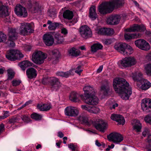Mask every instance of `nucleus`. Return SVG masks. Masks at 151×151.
Listing matches in <instances>:
<instances>
[{"instance_id":"obj_21","label":"nucleus","mask_w":151,"mask_h":151,"mask_svg":"<svg viewBox=\"0 0 151 151\" xmlns=\"http://www.w3.org/2000/svg\"><path fill=\"white\" fill-rule=\"evenodd\" d=\"M60 56V52L58 50L55 49L52 50L51 60L53 63L55 64L58 62Z\"/></svg>"},{"instance_id":"obj_43","label":"nucleus","mask_w":151,"mask_h":151,"mask_svg":"<svg viewBox=\"0 0 151 151\" xmlns=\"http://www.w3.org/2000/svg\"><path fill=\"white\" fill-rule=\"evenodd\" d=\"M55 38L56 41L58 44L62 43L64 41L63 37L60 35H56Z\"/></svg>"},{"instance_id":"obj_27","label":"nucleus","mask_w":151,"mask_h":151,"mask_svg":"<svg viewBox=\"0 0 151 151\" xmlns=\"http://www.w3.org/2000/svg\"><path fill=\"white\" fill-rule=\"evenodd\" d=\"M19 65L21 68L23 70H24L26 68L29 66H32L36 68L37 67L36 65L33 64L29 61L27 60H24L20 63Z\"/></svg>"},{"instance_id":"obj_7","label":"nucleus","mask_w":151,"mask_h":151,"mask_svg":"<svg viewBox=\"0 0 151 151\" xmlns=\"http://www.w3.org/2000/svg\"><path fill=\"white\" fill-rule=\"evenodd\" d=\"M19 29L20 34L23 36H26L29 33L33 32V30L32 28L31 24L29 23L23 22L20 24Z\"/></svg>"},{"instance_id":"obj_50","label":"nucleus","mask_w":151,"mask_h":151,"mask_svg":"<svg viewBox=\"0 0 151 151\" xmlns=\"http://www.w3.org/2000/svg\"><path fill=\"white\" fill-rule=\"evenodd\" d=\"M106 35H111L114 33V29L112 28H106Z\"/></svg>"},{"instance_id":"obj_12","label":"nucleus","mask_w":151,"mask_h":151,"mask_svg":"<svg viewBox=\"0 0 151 151\" xmlns=\"http://www.w3.org/2000/svg\"><path fill=\"white\" fill-rule=\"evenodd\" d=\"M79 32L81 36L84 38L91 37L92 36L91 30L87 25L81 26L80 28Z\"/></svg>"},{"instance_id":"obj_25","label":"nucleus","mask_w":151,"mask_h":151,"mask_svg":"<svg viewBox=\"0 0 151 151\" xmlns=\"http://www.w3.org/2000/svg\"><path fill=\"white\" fill-rule=\"evenodd\" d=\"M8 15L7 7L3 5L2 2L0 1V17H6Z\"/></svg>"},{"instance_id":"obj_38","label":"nucleus","mask_w":151,"mask_h":151,"mask_svg":"<svg viewBox=\"0 0 151 151\" xmlns=\"http://www.w3.org/2000/svg\"><path fill=\"white\" fill-rule=\"evenodd\" d=\"M68 53L70 55L77 56L79 55L80 52L79 51L77 50L76 49L73 48L69 50Z\"/></svg>"},{"instance_id":"obj_55","label":"nucleus","mask_w":151,"mask_h":151,"mask_svg":"<svg viewBox=\"0 0 151 151\" xmlns=\"http://www.w3.org/2000/svg\"><path fill=\"white\" fill-rule=\"evenodd\" d=\"M21 83L20 80H14L12 81V84L13 86H16L19 85Z\"/></svg>"},{"instance_id":"obj_24","label":"nucleus","mask_w":151,"mask_h":151,"mask_svg":"<svg viewBox=\"0 0 151 151\" xmlns=\"http://www.w3.org/2000/svg\"><path fill=\"white\" fill-rule=\"evenodd\" d=\"M82 109L88 111L90 113L97 114L100 111L99 109L94 106H89L87 105H82L81 106Z\"/></svg>"},{"instance_id":"obj_37","label":"nucleus","mask_w":151,"mask_h":151,"mask_svg":"<svg viewBox=\"0 0 151 151\" xmlns=\"http://www.w3.org/2000/svg\"><path fill=\"white\" fill-rule=\"evenodd\" d=\"M78 94L75 92H72L70 96V100L73 102H77L79 100Z\"/></svg>"},{"instance_id":"obj_41","label":"nucleus","mask_w":151,"mask_h":151,"mask_svg":"<svg viewBox=\"0 0 151 151\" xmlns=\"http://www.w3.org/2000/svg\"><path fill=\"white\" fill-rule=\"evenodd\" d=\"M101 90L104 93V95H106L109 91V86L108 84L103 85L101 88Z\"/></svg>"},{"instance_id":"obj_16","label":"nucleus","mask_w":151,"mask_h":151,"mask_svg":"<svg viewBox=\"0 0 151 151\" xmlns=\"http://www.w3.org/2000/svg\"><path fill=\"white\" fill-rule=\"evenodd\" d=\"M65 114L68 116H75L78 114V111L76 108L73 106H67L65 109Z\"/></svg>"},{"instance_id":"obj_57","label":"nucleus","mask_w":151,"mask_h":151,"mask_svg":"<svg viewBox=\"0 0 151 151\" xmlns=\"http://www.w3.org/2000/svg\"><path fill=\"white\" fill-rule=\"evenodd\" d=\"M103 42L106 45H109L112 43L113 41L111 39H106L103 40Z\"/></svg>"},{"instance_id":"obj_6","label":"nucleus","mask_w":151,"mask_h":151,"mask_svg":"<svg viewBox=\"0 0 151 151\" xmlns=\"http://www.w3.org/2000/svg\"><path fill=\"white\" fill-rule=\"evenodd\" d=\"M110 1L105 2L100 5L98 10L101 14H105L110 13L113 10Z\"/></svg>"},{"instance_id":"obj_9","label":"nucleus","mask_w":151,"mask_h":151,"mask_svg":"<svg viewBox=\"0 0 151 151\" xmlns=\"http://www.w3.org/2000/svg\"><path fill=\"white\" fill-rule=\"evenodd\" d=\"M134 44L137 47L142 50L147 51L150 48L149 44L143 39H139L135 40Z\"/></svg>"},{"instance_id":"obj_58","label":"nucleus","mask_w":151,"mask_h":151,"mask_svg":"<svg viewBox=\"0 0 151 151\" xmlns=\"http://www.w3.org/2000/svg\"><path fill=\"white\" fill-rule=\"evenodd\" d=\"M68 147L71 149L72 150L74 151L75 150L76 147V146H75L73 143H70L68 145Z\"/></svg>"},{"instance_id":"obj_5","label":"nucleus","mask_w":151,"mask_h":151,"mask_svg":"<svg viewBox=\"0 0 151 151\" xmlns=\"http://www.w3.org/2000/svg\"><path fill=\"white\" fill-rule=\"evenodd\" d=\"M6 56L8 60L11 61H15L24 57L23 55L19 51L14 50H11L8 52Z\"/></svg>"},{"instance_id":"obj_59","label":"nucleus","mask_w":151,"mask_h":151,"mask_svg":"<svg viewBox=\"0 0 151 151\" xmlns=\"http://www.w3.org/2000/svg\"><path fill=\"white\" fill-rule=\"evenodd\" d=\"M145 58L148 61L151 60V51L145 56Z\"/></svg>"},{"instance_id":"obj_17","label":"nucleus","mask_w":151,"mask_h":151,"mask_svg":"<svg viewBox=\"0 0 151 151\" xmlns=\"http://www.w3.org/2000/svg\"><path fill=\"white\" fill-rule=\"evenodd\" d=\"M43 39L45 44L47 46H51L54 42V39L52 35L47 33L43 36Z\"/></svg>"},{"instance_id":"obj_56","label":"nucleus","mask_w":151,"mask_h":151,"mask_svg":"<svg viewBox=\"0 0 151 151\" xmlns=\"http://www.w3.org/2000/svg\"><path fill=\"white\" fill-rule=\"evenodd\" d=\"M81 68V66L79 65L76 68V70H75V72L80 75L81 73L83 71V70Z\"/></svg>"},{"instance_id":"obj_48","label":"nucleus","mask_w":151,"mask_h":151,"mask_svg":"<svg viewBox=\"0 0 151 151\" xmlns=\"http://www.w3.org/2000/svg\"><path fill=\"white\" fill-rule=\"evenodd\" d=\"M132 78L134 81L139 82L140 83H141L142 82V81H139L137 80H136L135 79V78H136L137 79H139V78H141L142 80L144 79L142 77V74L141 73H139L137 75L133 76Z\"/></svg>"},{"instance_id":"obj_4","label":"nucleus","mask_w":151,"mask_h":151,"mask_svg":"<svg viewBox=\"0 0 151 151\" xmlns=\"http://www.w3.org/2000/svg\"><path fill=\"white\" fill-rule=\"evenodd\" d=\"M47 57L45 53L40 51L36 50L32 55V60L36 64H41L43 63Z\"/></svg>"},{"instance_id":"obj_46","label":"nucleus","mask_w":151,"mask_h":151,"mask_svg":"<svg viewBox=\"0 0 151 151\" xmlns=\"http://www.w3.org/2000/svg\"><path fill=\"white\" fill-rule=\"evenodd\" d=\"M146 74L149 76H151V63L148 64L145 67Z\"/></svg>"},{"instance_id":"obj_63","label":"nucleus","mask_w":151,"mask_h":151,"mask_svg":"<svg viewBox=\"0 0 151 151\" xmlns=\"http://www.w3.org/2000/svg\"><path fill=\"white\" fill-rule=\"evenodd\" d=\"M61 33L64 35L68 34V32L67 29L65 28H63L61 29Z\"/></svg>"},{"instance_id":"obj_19","label":"nucleus","mask_w":151,"mask_h":151,"mask_svg":"<svg viewBox=\"0 0 151 151\" xmlns=\"http://www.w3.org/2000/svg\"><path fill=\"white\" fill-rule=\"evenodd\" d=\"M120 20V17L118 15H115L108 18L107 22L109 25H115L119 23Z\"/></svg>"},{"instance_id":"obj_53","label":"nucleus","mask_w":151,"mask_h":151,"mask_svg":"<svg viewBox=\"0 0 151 151\" xmlns=\"http://www.w3.org/2000/svg\"><path fill=\"white\" fill-rule=\"evenodd\" d=\"M6 39V35L3 33L0 35V43L5 42Z\"/></svg>"},{"instance_id":"obj_60","label":"nucleus","mask_w":151,"mask_h":151,"mask_svg":"<svg viewBox=\"0 0 151 151\" xmlns=\"http://www.w3.org/2000/svg\"><path fill=\"white\" fill-rule=\"evenodd\" d=\"M149 130L147 129H145L142 133V135L144 137H145L147 135H149Z\"/></svg>"},{"instance_id":"obj_1","label":"nucleus","mask_w":151,"mask_h":151,"mask_svg":"<svg viewBox=\"0 0 151 151\" xmlns=\"http://www.w3.org/2000/svg\"><path fill=\"white\" fill-rule=\"evenodd\" d=\"M113 85L115 91L121 95L122 98L125 100L129 99L132 93V89L125 80L122 78H116L113 80Z\"/></svg>"},{"instance_id":"obj_8","label":"nucleus","mask_w":151,"mask_h":151,"mask_svg":"<svg viewBox=\"0 0 151 151\" xmlns=\"http://www.w3.org/2000/svg\"><path fill=\"white\" fill-rule=\"evenodd\" d=\"M91 122L96 129L102 132H104L108 127L106 122L99 119L96 121H92Z\"/></svg>"},{"instance_id":"obj_64","label":"nucleus","mask_w":151,"mask_h":151,"mask_svg":"<svg viewBox=\"0 0 151 151\" xmlns=\"http://www.w3.org/2000/svg\"><path fill=\"white\" fill-rule=\"evenodd\" d=\"M31 48V47L30 46L26 45L24 47V49L25 51H30Z\"/></svg>"},{"instance_id":"obj_34","label":"nucleus","mask_w":151,"mask_h":151,"mask_svg":"<svg viewBox=\"0 0 151 151\" xmlns=\"http://www.w3.org/2000/svg\"><path fill=\"white\" fill-rule=\"evenodd\" d=\"M47 24L49 25L48 28L50 30H54L60 25V23L57 22L52 23L50 20H48Z\"/></svg>"},{"instance_id":"obj_10","label":"nucleus","mask_w":151,"mask_h":151,"mask_svg":"<svg viewBox=\"0 0 151 151\" xmlns=\"http://www.w3.org/2000/svg\"><path fill=\"white\" fill-rule=\"evenodd\" d=\"M119 63L124 67H131L135 64L136 61L134 58L132 57H126L122 60L119 61Z\"/></svg>"},{"instance_id":"obj_23","label":"nucleus","mask_w":151,"mask_h":151,"mask_svg":"<svg viewBox=\"0 0 151 151\" xmlns=\"http://www.w3.org/2000/svg\"><path fill=\"white\" fill-rule=\"evenodd\" d=\"M113 10L114 8H118L124 5L125 3V0H113L110 1Z\"/></svg>"},{"instance_id":"obj_35","label":"nucleus","mask_w":151,"mask_h":151,"mask_svg":"<svg viewBox=\"0 0 151 151\" xmlns=\"http://www.w3.org/2000/svg\"><path fill=\"white\" fill-rule=\"evenodd\" d=\"M134 124L133 125V129L137 132L141 131L142 128V124L139 120H135L134 121Z\"/></svg>"},{"instance_id":"obj_28","label":"nucleus","mask_w":151,"mask_h":151,"mask_svg":"<svg viewBox=\"0 0 151 151\" xmlns=\"http://www.w3.org/2000/svg\"><path fill=\"white\" fill-rule=\"evenodd\" d=\"M26 73L27 77L30 79L35 78L37 75L36 70L32 68H30L27 69Z\"/></svg>"},{"instance_id":"obj_40","label":"nucleus","mask_w":151,"mask_h":151,"mask_svg":"<svg viewBox=\"0 0 151 151\" xmlns=\"http://www.w3.org/2000/svg\"><path fill=\"white\" fill-rule=\"evenodd\" d=\"M31 118L36 121H40L41 120L42 116V115L34 113L32 114L30 116Z\"/></svg>"},{"instance_id":"obj_14","label":"nucleus","mask_w":151,"mask_h":151,"mask_svg":"<svg viewBox=\"0 0 151 151\" xmlns=\"http://www.w3.org/2000/svg\"><path fill=\"white\" fill-rule=\"evenodd\" d=\"M50 85L51 90L57 91L61 86V84L58 78L53 77H51Z\"/></svg>"},{"instance_id":"obj_33","label":"nucleus","mask_w":151,"mask_h":151,"mask_svg":"<svg viewBox=\"0 0 151 151\" xmlns=\"http://www.w3.org/2000/svg\"><path fill=\"white\" fill-rule=\"evenodd\" d=\"M20 120V116L19 115H15L12 116L9 120L8 123L12 125H14L15 123L18 122Z\"/></svg>"},{"instance_id":"obj_54","label":"nucleus","mask_w":151,"mask_h":151,"mask_svg":"<svg viewBox=\"0 0 151 151\" xmlns=\"http://www.w3.org/2000/svg\"><path fill=\"white\" fill-rule=\"evenodd\" d=\"M145 122L151 124V114L147 115L145 118Z\"/></svg>"},{"instance_id":"obj_52","label":"nucleus","mask_w":151,"mask_h":151,"mask_svg":"<svg viewBox=\"0 0 151 151\" xmlns=\"http://www.w3.org/2000/svg\"><path fill=\"white\" fill-rule=\"evenodd\" d=\"M9 116V112L8 111H4L3 115L0 116V120L4 119Z\"/></svg>"},{"instance_id":"obj_47","label":"nucleus","mask_w":151,"mask_h":151,"mask_svg":"<svg viewBox=\"0 0 151 151\" xmlns=\"http://www.w3.org/2000/svg\"><path fill=\"white\" fill-rule=\"evenodd\" d=\"M22 3L28 6L29 8L32 7V3L31 0H21Z\"/></svg>"},{"instance_id":"obj_30","label":"nucleus","mask_w":151,"mask_h":151,"mask_svg":"<svg viewBox=\"0 0 151 151\" xmlns=\"http://www.w3.org/2000/svg\"><path fill=\"white\" fill-rule=\"evenodd\" d=\"M89 11V17L92 20H95L97 17L95 6H91L90 8Z\"/></svg>"},{"instance_id":"obj_22","label":"nucleus","mask_w":151,"mask_h":151,"mask_svg":"<svg viewBox=\"0 0 151 151\" xmlns=\"http://www.w3.org/2000/svg\"><path fill=\"white\" fill-rule=\"evenodd\" d=\"M111 118V119L118 122L119 124L123 125L125 123V121L124 118L121 115L113 114H112Z\"/></svg>"},{"instance_id":"obj_29","label":"nucleus","mask_w":151,"mask_h":151,"mask_svg":"<svg viewBox=\"0 0 151 151\" xmlns=\"http://www.w3.org/2000/svg\"><path fill=\"white\" fill-rule=\"evenodd\" d=\"M51 107L50 104H39L37 105V109L40 111H47Z\"/></svg>"},{"instance_id":"obj_11","label":"nucleus","mask_w":151,"mask_h":151,"mask_svg":"<svg viewBox=\"0 0 151 151\" xmlns=\"http://www.w3.org/2000/svg\"><path fill=\"white\" fill-rule=\"evenodd\" d=\"M107 138L109 141L117 144L120 142L123 139V137L121 134L116 132L110 133L108 136Z\"/></svg>"},{"instance_id":"obj_61","label":"nucleus","mask_w":151,"mask_h":151,"mask_svg":"<svg viewBox=\"0 0 151 151\" xmlns=\"http://www.w3.org/2000/svg\"><path fill=\"white\" fill-rule=\"evenodd\" d=\"M15 40H9L8 43L9 44V46L10 47H13L15 46V43L14 41Z\"/></svg>"},{"instance_id":"obj_18","label":"nucleus","mask_w":151,"mask_h":151,"mask_svg":"<svg viewBox=\"0 0 151 151\" xmlns=\"http://www.w3.org/2000/svg\"><path fill=\"white\" fill-rule=\"evenodd\" d=\"M146 30V27L144 25H141L134 24L129 28L126 29V31L128 32H135L136 31L144 32Z\"/></svg>"},{"instance_id":"obj_39","label":"nucleus","mask_w":151,"mask_h":151,"mask_svg":"<svg viewBox=\"0 0 151 151\" xmlns=\"http://www.w3.org/2000/svg\"><path fill=\"white\" fill-rule=\"evenodd\" d=\"M103 47L100 43L95 44L91 46V50L92 52H96L98 50L102 49Z\"/></svg>"},{"instance_id":"obj_2","label":"nucleus","mask_w":151,"mask_h":151,"mask_svg":"<svg viewBox=\"0 0 151 151\" xmlns=\"http://www.w3.org/2000/svg\"><path fill=\"white\" fill-rule=\"evenodd\" d=\"M83 89L84 92L85 102L91 105L97 104L98 102V99L94 95L93 88L89 86H86L83 88Z\"/></svg>"},{"instance_id":"obj_62","label":"nucleus","mask_w":151,"mask_h":151,"mask_svg":"<svg viewBox=\"0 0 151 151\" xmlns=\"http://www.w3.org/2000/svg\"><path fill=\"white\" fill-rule=\"evenodd\" d=\"M147 141L149 144L150 147H151V134H150L148 136Z\"/></svg>"},{"instance_id":"obj_51","label":"nucleus","mask_w":151,"mask_h":151,"mask_svg":"<svg viewBox=\"0 0 151 151\" xmlns=\"http://www.w3.org/2000/svg\"><path fill=\"white\" fill-rule=\"evenodd\" d=\"M106 28H103L99 29L98 30L97 33L99 35H106Z\"/></svg>"},{"instance_id":"obj_49","label":"nucleus","mask_w":151,"mask_h":151,"mask_svg":"<svg viewBox=\"0 0 151 151\" xmlns=\"http://www.w3.org/2000/svg\"><path fill=\"white\" fill-rule=\"evenodd\" d=\"M21 119L24 122L28 123L30 121V118L28 117L27 115H22L20 116V119Z\"/></svg>"},{"instance_id":"obj_31","label":"nucleus","mask_w":151,"mask_h":151,"mask_svg":"<svg viewBox=\"0 0 151 151\" xmlns=\"http://www.w3.org/2000/svg\"><path fill=\"white\" fill-rule=\"evenodd\" d=\"M78 119L81 124L88 126H90L91 123H92L88 121L87 117L83 115H80L78 117Z\"/></svg>"},{"instance_id":"obj_45","label":"nucleus","mask_w":151,"mask_h":151,"mask_svg":"<svg viewBox=\"0 0 151 151\" xmlns=\"http://www.w3.org/2000/svg\"><path fill=\"white\" fill-rule=\"evenodd\" d=\"M73 69H72L65 72L63 71V77L67 78L70 75H73Z\"/></svg>"},{"instance_id":"obj_36","label":"nucleus","mask_w":151,"mask_h":151,"mask_svg":"<svg viewBox=\"0 0 151 151\" xmlns=\"http://www.w3.org/2000/svg\"><path fill=\"white\" fill-rule=\"evenodd\" d=\"M73 14L72 11L69 10H66L63 13V17L65 19H71L73 17Z\"/></svg>"},{"instance_id":"obj_42","label":"nucleus","mask_w":151,"mask_h":151,"mask_svg":"<svg viewBox=\"0 0 151 151\" xmlns=\"http://www.w3.org/2000/svg\"><path fill=\"white\" fill-rule=\"evenodd\" d=\"M8 77L7 80H11L14 77L15 73L12 69H8L7 70Z\"/></svg>"},{"instance_id":"obj_13","label":"nucleus","mask_w":151,"mask_h":151,"mask_svg":"<svg viewBox=\"0 0 151 151\" xmlns=\"http://www.w3.org/2000/svg\"><path fill=\"white\" fill-rule=\"evenodd\" d=\"M14 12L16 14L20 17H26L28 16L26 9L20 5H17L15 6Z\"/></svg>"},{"instance_id":"obj_44","label":"nucleus","mask_w":151,"mask_h":151,"mask_svg":"<svg viewBox=\"0 0 151 151\" xmlns=\"http://www.w3.org/2000/svg\"><path fill=\"white\" fill-rule=\"evenodd\" d=\"M51 77L48 76L43 77L42 80V83L45 85L50 84Z\"/></svg>"},{"instance_id":"obj_20","label":"nucleus","mask_w":151,"mask_h":151,"mask_svg":"<svg viewBox=\"0 0 151 151\" xmlns=\"http://www.w3.org/2000/svg\"><path fill=\"white\" fill-rule=\"evenodd\" d=\"M18 34L15 29L9 28L8 29V40H15L17 39Z\"/></svg>"},{"instance_id":"obj_3","label":"nucleus","mask_w":151,"mask_h":151,"mask_svg":"<svg viewBox=\"0 0 151 151\" xmlns=\"http://www.w3.org/2000/svg\"><path fill=\"white\" fill-rule=\"evenodd\" d=\"M114 48L124 55H129L133 52V49L131 46L125 43H117L114 46Z\"/></svg>"},{"instance_id":"obj_32","label":"nucleus","mask_w":151,"mask_h":151,"mask_svg":"<svg viewBox=\"0 0 151 151\" xmlns=\"http://www.w3.org/2000/svg\"><path fill=\"white\" fill-rule=\"evenodd\" d=\"M141 35L139 33L131 34L129 33L125 34L124 37L127 40H130L132 39L137 38L141 37Z\"/></svg>"},{"instance_id":"obj_26","label":"nucleus","mask_w":151,"mask_h":151,"mask_svg":"<svg viewBox=\"0 0 151 151\" xmlns=\"http://www.w3.org/2000/svg\"><path fill=\"white\" fill-rule=\"evenodd\" d=\"M141 78H139V79H137L135 78V79L139 81H142V82L141 83H142V85L140 86V88L142 89L146 90L151 87V83L149 81L145 79L142 80Z\"/></svg>"},{"instance_id":"obj_15","label":"nucleus","mask_w":151,"mask_h":151,"mask_svg":"<svg viewBox=\"0 0 151 151\" xmlns=\"http://www.w3.org/2000/svg\"><path fill=\"white\" fill-rule=\"evenodd\" d=\"M141 104L142 108L144 111L146 113L149 112L151 109V99H143Z\"/></svg>"}]
</instances>
